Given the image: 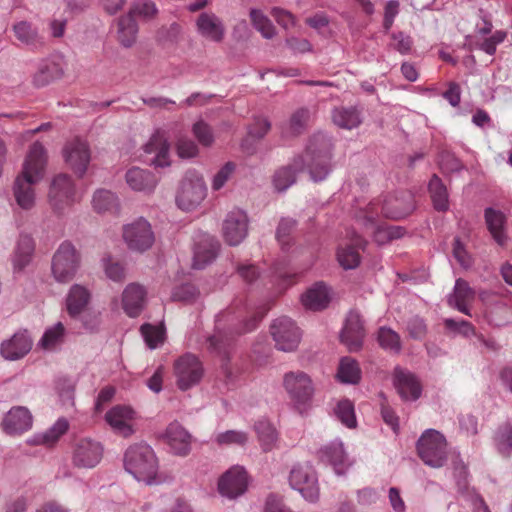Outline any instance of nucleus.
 I'll return each instance as SVG.
<instances>
[{
	"label": "nucleus",
	"instance_id": "nucleus-1",
	"mask_svg": "<svg viewBox=\"0 0 512 512\" xmlns=\"http://www.w3.org/2000/svg\"><path fill=\"white\" fill-rule=\"evenodd\" d=\"M332 141L324 133L314 134L304 154L293 159V162L277 170L274 175V186L282 192L296 181V173L307 169L314 182L324 180L331 171Z\"/></svg>",
	"mask_w": 512,
	"mask_h": 512
},
{
	"label": "nucleus",
	"instance_id": "nucleus-2",
	"mask_svg": "<svg viewBox=\"0 0 512 512\" xmlns=\"http://www.w3.org/2000/svg\"><path fill=\"white\" fill-rule=\"evenodd\" d=\"M47 156L42 144L35 142L29 149L23 169L14 181L13 194L17 204L24 210L35 204L34 185L44 176Z\"/></svg>",
	"mask_w": 512,
	"mask_h": 512
},
{
	"label": "nucleus",
	"instance_id": "nucleus-3",
	"mask_svg": "<svg viewBox=\"0 0 512 512\" xmlns=\"http://www.w3.org/2000/svg\"><path fill=\"white\" fill-rule=\"evenodd\" d=\"M124 468L138 481L151 484L158 471V462L153 449L146 443L130 445L124 454Z\"/></svg>",
	"mask_w": 512,
	"mask_h": 512
},
{
	"label": "nucleus",
	"instance_id": "nucleus-4",
	"mask_svg": "<svg viewBox=\"0 0 512 512\" xmlns=\"http://www.w3.org/2000/svg\"><path fill=\"white\" fill-rule=\"evenodd\" d=\"M220 319H217V328L211 336L206 339L207 349L221 358L220 373L225 385L229 388L234 385L241 369L237 363L231 361L230 353L233 348L234 336L219 328Z\"/></svg>",
	"mask_w": 512,
	"mask_h": 512
},
{
	"label": "nucleus",
	"instance_id": "nucleus-5",
	"mask_svg": "<svg viewBox=\"0 0 512 512\" xmlns=\"http://www.w3.org/2000/svg\"><path fill=\"white\" fill-rule=\"evenodd\" d=\"M81 256L75 246L69 242H62L55 251L51 271L54 279L59 283H68L76 275L80 267Z\"/></svg>",
	"mask_w": 512,
	"mask_h": 512
},
{
	"label": "nucleus",
	"instance_id": "nucleus-6",
	"mask_svg": "<svg viewBox=\"0 0 512 512\" xmlns=\"http://www.w3.org/2000/svg\"><path fill=\"white\" fill-rule=\"evenodd\" d=\"M417 450L423 462L433 468L442 467L447 460V442L437 430H426L417 442Z\"/></svg>",
	"mask_w": 512,
	"mask_h": 512
},
{
	"label": "nucleus",
	"instance_id": "nucleus-7",
	"mask_svg": "<svg viewBox=\"0 0 512 512\" xmlns=\"http://www.w3.org/2000/svg\"><path fill=\"white\" fill-rule=\"evenodd\" d=\"M206 184L196 171H188L180 183L176 204L183 211L195 209L206 197Z\"/></svg>",
	"mask_w": 512,
	"mask_h": 512
},
{
	"label": "nucleus",
	"instance_id": "nucleus-8",
	"mask_svg": "<svg viewBox=\"0 0 512 512\" xmlns=\"http://www.w3.org/2000/svg\"><path fill=\"white\" fill-rule=\"evenodd\" d=\"M122 236L130 250L141 253L150 249L155 241L151 224L143 217L124 225Z\"/></svg>",
	"mask_w": 512,
	"mask_h": 512
},
{
	"label": "nucleus",
	"instance_id": "nucleus-9",
	"mask_svg": "<svg viewBox=\"0 0 512 512\" xmlns=\"http://www.w3.org/2000/svg\"><path fill=\"white\" fill-rule=\"evenodd\" d=\"M289 483L291 487L298 490L307 501H318V479L316 472L310 463L306 462L295 465L290 471Z\"/></svg>",
	"mask_w": 512,
	"mask_h": 512
},
{
	"label": "nucleus",
	"instance_id": "nucleus-10",
	"mask_svg": "<svg viewBox=\"0 0 512 512\" xmlns=\"http://www.w3.org/2000/svg\"><path fill=\"white\" fill-rule=\"evenodd\" d=\"M284 387L299 412H302L311 402L314 387L306 373L302 371L286 373Z\"/></svg>",
	"mask_w": 512,
	"mask_h": 512
},
{
	"label": "nucleus",
	"instance_id": "nucleus-11",
	"mask_svg": "<svg viewBox=\"0 0 512 512\" xmlns=\"http://www.w3.org/2000/svg\"><path fill=\"white\" fill-rule=\"evenodd\" d=\"M270 334L275 347L283 352L296 350L301 340V332L295 322L289 317L282 316L270 325Z\"/></svg>",
	"mask_w": 512,
	"mask_h": 512
},
{
	"label": "nucleus",
	"instance_id": "nucleus-12",
	"mask_svg": "<svg viewBox=\"0 0 512 512\" xmlns=\"http://www.w3.org/2000/svg\"><path fill=\"white\" fill-rule=\"evenodd\" d=\"M174 372L178 388L186 391L200 382L204 368L195 355L186 353L175 361Z\"/></svg>",
	"mask_w": 512,
	"mask_h": 512
},
{
	"label": "nucleus",
	"instance_id": "nucleus-13",
	"mask_svg": "<svg viewBox=\"0 0 512 512\" xmlns=\"http://www.w3.org/2000/svg\"><path fill=\"white\" fill-rule=\"evenodd\" d=\"M75 195V185L69 175L60 173L52 179L48 199L55 212L61 213L65 208L72 205L75 201Z\"/></svg>",
	"mask_w": 512,
	"mask_h": 512
},
{
	"label": "nucleus",
	"instance_id": "nucleus-14",
	"mask_svg": "<svg viewBox=\"0 0 512 512\" xmlns=\"http://www.w3.org/2000/svg\"><path fill=\"white\" fill-rule=\"evenodd\" d=\"M103 445L91 438L79 439L74 447L73 464L78 468H94L103 457Z\"/></svg>",
	"mask_w": 512,
	"mask_h": 512
},
{
	"label": "nucleus",
	"instance_id": "nucleus-15",
	"mask_svg": "<svg viewBox=\"0 0 512 512\" xmlns=\"http://www.w3.org/2000/svg\"><path fill=\"white\" fill-rule=\"evenodd\" d=\"M223 237L231 246L239 245L248 234V217L240 209L230 211L223 221Z\"/></svg>",
	"mask_w": 512,
	"mask_h": 512
},
{
	"label": "nucleus",
	"instance_id": "nucleus-16",
	"mask_svg": "<svg viewBox=\"0 0 512 512\" xmlns=\"http://www.w3.org/2000/svg\"><path fill=\"white\" fill-rule=\"evenodd\" d=\"M247 484L248 478L244 468L234 466L221 476L218 482V490L222 496L235 499L244 494Z\"/></svg>",
	"mask_w": 512,
	"mask_h": 512
},
{
	"label": "nucleus",
	"instance_id": "nucleus-17",
	"mask_svg": "<svg viewBox=\"0 0 512 512\" xmlns=\"http://www.w3.org/2000/svg\"><path fill=\"white\" fill-rule=\"evenodd\" d=\"M379 211L376 204L370 203L366 208L360 209L356 215V221L363 226L366 231H370L376 243L383 245L390 242L386 225L378 224Z\"/></svg>",
	"mask_w": 512,
	"mask_h": 512
},
{
	"label": "nucleus",
	"instance_id": "nucleus-18",
	"mask_svg": "<svg viewBox=\"0 0 512 512\" xmlns=\"http://www.w3.org/2000/svg\"><path fill=\"white\" fill-rule=\"evenodd\" d=\"M67 165L80 177L84 175L90 162V149L85 141L78 138L68 142L63 149Z\"/></svg>",
	"mask_w": 512,
	"mask_h": 512
},
{
	"label": "nucleus",
	"instance_id": "nucleus-19",
	"mask_svg": "<svg viewBox=\"0 0 512 512\" xmlns=\"http://www.w3.org/2000/svg\"><path fill=\"white\" fill-rule=\"evenodd\" d=\"M135 419V411L125 405H116L105 414V420L114 433L124 438L132 436L135 432L132 421Z\"/></svg>",
	"mask_w": 512,
	"mask_h": 512
},
{
	"label": "nucleus",
	"instance_id": "nucleus-20",
	"mask_svg": "<svg viewBox=\"0 0 512 512\" xmlns=\"http://www.w3.org/2000/svg\"><path fill=\"white\" fill-rule=\"evenodd\" d=\"M392 378L393 385L403 400L415 401L421 396V384L415 374L409 370L396 366Z\"/></svg>",
	"mask_w": 512,
	"mask_h": 512
},
{
	"label": "nucleus",
	"instance_id": "nucleus-21",
	"mask_svg": "<svg viewBox=\"0 0 512 512\" xmlns=\"http://www.w3.org/2000/svg\"><path fill=\"white\" fill-rule=\"evenodd\" d=\"M364 336L365 330L360 314L350 311L340 334L341 342L347 346L350 352H356L361 349Z\"/></svg>",
	"mask_w": 512,
	"mask_h": 512
},
{
	"label": "nucleus",
	"instance_id": "nucleus-22",
	"mask_svg": "<svg viewBox=\"0 0 512 512\" xmlns=\"http://www.w3.org/2000/svg\"><path fill=\"white\" fill-rule=\"evenodd\" d=\"M416 208L414 195L410 191L399 192L384 201L381 212L384 217L399 220L410 215Z\"/></svg>",
	"mask_w": 512,
	"mask_h": 512
},
{
	"label": "nucleus",
	"instance_id": "nucleus-23",
	"mask_svg": "<svg viewBox=\"0 0 512 512\" xmlns=\"http://www.w3.org/2000/svg\"><path fill=\"white\" fill-rule=\"evenodd\" d=\"M197 32L205 39L220 43L225 37L223 21L212 12H202L196 20Z\"/></svg>",
	"mask_w": 512,
	"mask_h": 512
},
{
	"label": "nucleus",
	"instance_id": "nucleus-24",
	"mask_svg": "<svg viewBox=\"0 0 512 512\" xmlns=\"http://www.w3.org/2000/svg\"><path fill=\"white\" fill-rule=\"evenodd\" d=\"M220 244L214 236L202 234L195 242L193 268L203 269L217 256Z\"/></svg>",
	"mask_w": 512,
	"mask_h": 512
},
{
	"label": "nucleus",
	"instance_id": "nucleus-25",
	"mask_svg": "<svg viewBox=\"0 0 512 512\" xmlns=\"http://www.w3.org/2000/svg\"><path fill=\"white\" fill-rule=\"evenodd\" d=\"M32 426V415L26 407L17 406L9 410L2 421V428L7 434H18Z\"/></svg>",
	"mask_w": 512,
	"mask_h": 512
},
{
	"label": "nucleus",
	"instance_id": "nucleus-26",
	"mask_svg": "<svg viewBox=\"0 0 512 512\" xmlns=\"http://www.w3.org/2000/svg\"><path fill=\"white\" fill-rule=\"evenodd\" d=\"M146 289L138 283H130L122 294L123 309L129 317H137L146 302Z\"/></svg>",
	"mask_w": 512,
	"mask_h": 512
},
{
	"label": "nucleus",
	"instance_id": "nucleus-27",
	"mask_svg": "<svg viewBox=\"0 0 512 512\" xmlns=\"http://www.w3.org/2000/svg\"><path fill=\"white\" fill-rule=\"evenodd\" d=\"M165 438L174 454L186 456L190 453L191 435L178 422H172L168 425Z\"/></svg>",
	"mask_w": 512,
	"mask_h": 512
},
{
	"label": "nucleus",
	"instance_id": "nucleus-28",
	"mask_svg": "<svg viewBox=\"0 0 512 512\" xmlns=\"http://www.w3.org/2000/svg\"><path fill=\"white\" fill-rule=\"evenodd\" d=\"M32 347V340L25 332H17L10 339L1 344V355L8 360H17L24 357Z\"/></svg>",
	"mask_w": 512,
	"mask_h": 512
},
{
	"label": "nucleus",
	"instance_id": "nucleus-29",
	"mask_svg": "<svg viewBox=\"0 0 512 512\" xmlns=\"http://www.w3.org/2000/svg\"><path fill=\"white\" fill-rule=\"evenodd\" d=\"M475 298V291L470 287L469 283L458 278L455 281L453 292L448 296L447 302L449 306L456 308L461 313L471 316L468 304Z\"/></svg>",
	"mask_w": 512,
	"mask_h": 512
},
{
	"label": "nucleus",
	"instance_id": "nucleus-30",
	"mask_svg": "<svg viewBox=\"0 0 512 512\" xmlns=\"http://www.w3.org/2000/svg\"><path fill=\"white\" fill-rule=\"evenodd\" d=\"M484 218L492 238L498 245L505 246L508 236L505 229L506 216L504 213L500 210L488 207L484 211Z\"/></svg>",
	"mask_w": 512,
	"mask_h": 512
},
{
	"label": "nucleus",
	"instance_id": "nucleus-31",
	"mask_svg": "<svg viewBox=\"0 0 512 512\" xmlns=\"http://www.w3.org/2000/svg\"><path fill=\"white\" fill-rule=\"evenodd\" d=\"M125 179L131 189L144 193H151L158 183V179L152 172L138 167L129 169Z\"/></svg>",
	"mask_w": 512,
	"mask_h": 512
},
{
	"label": "nucleus",
	"instance_id": "nucleus-32",
	"mask_svg": "<svg viewBox=\"0 0 512 512\" xmlns=\"http://www.w3.org/2000/svg\"><path fill=\"white\" fill-rule=\"evenodd\" d=\"M169 147V143L164 135L160 132H156L144 146V151L147 154L154 155L151 159V163L156 167H167L170 165Z\"/></svg>",
	"mask_w": 512,
	"mask_h": 512
},
{
	"label": "nucleus",
	"instance_id": "nucleus-33",
	"mask_svg": "<svg viewBox=\"0 0 512 512\" xmlns=\"http://www.w3.org/2000/svg\"><path fill=\"white\" fill-rule=\"evenodd\" d=\"M319 457L321 461L331 464L338 475L343 474L346 467L349 466L343 444L340 441H333L321 448Z\"/></svg>",
	"mask_w": 512,
	"mask_h": 512
},
{
	"label": "nucleus",
	"instance_id": "nucleus-34",
	"mask_svg": "<svg viewBox=\"0 0 512 512\" xmlns=\"http://www.w3.org/2000/svg\"><path fill=\"white\" fill-rule=\"evenodd\" d=\"M331 296L328 287L322 282L314 284L301 297L305 308L313 311L325 309L330 303Z\"/></svg>",
	"mask_w": 512,
	"mask_h": 512
},
{
	"label": "nucleus",
	"instance_id": "nucleus-35",
	"mask_svg": "<svg viewBox=\"0 0 512 512\" xmlns=\"http://www.w3.org/2000/svg\"><path fill=\"white\" fill-rule=\"evenodd\" d=\"M35 251L33 238L28 234H21L17 240L13 255L14 270L23 271L32 261Z\"/></svg>",
	"mask_w": 512,
	"mask_h": 512
},
{
	"label": "nucleus",
	"instance_id": "nucleus-36",
	"mask_svg": "<svg viewBox=\"0 0 512 512\" xmlns=\"http://www.w3.org/2000/svg\"><path fill=\"white\" fill-rule=\"evenodd\" d=\"M351 242V245L340 248L337 253L338 261L344 269H354L359 265L360 255L355 248L364 249L367 244L366 240L355 232L352 233Z\"/></svg>",
	"mask_w": 512,
	"mask_h": 512
},
{
	"label": "nucleus",
	"instance_id": "nucleus-37",
	"mask_svg": "<svg viewBox=\"0 0 512 512\" xmlns=\"http://www.w3.org/2000/svg\"><path fill=\"white\" fill-rule=\"evenodd\" d=\"M117 25V39L119 43L125 48L132 47L136 43L138 34V24L134 16L127 13L118 19Z\"/></svg>",
	"mask_w": 512,
	"mask_h": 512
},
{
	"label": "nucleus",
	"instance_id": "nucleus-38",
	"mask_svg": "<svg viewBox=\"0 0 512 512\" xmlns=\"http://www.w3.org/2000/svg\"><path fill=\"white\" fill-rule=\"evenodd\" d=\"M333 122L343 129L351 130L362 123L361 111L355 106L337 107L332 112Z\"/></svg>",
	"mask_w": 512,
	"mask_h": 512
},
{
	"label": "nucleus",
	"instance_id": "nucleus-39",
	"mask_svg": "<svg viewBox=\"0 0 512 512\" xmlns=\"http://www.w3.org/2000/svg\"><path fill=\"white\" fill-rule=\"evenodd\" d=\"M15 37L23 44L34 48L42 47L44 39L30 22L21 21L13 26Z\"/></svg>",
	"mask_w": 512,
	"mask_h": 512
},
{
	"label": "nucleus",
	"instance_id": "nucleus-40",
	"mask_svg": "<svg viewBox=\"0 0 512 512\" xmlns=\"http://www.w3.org/2000/svg\"><path fill=\"white\" fill-rule=\"evenodd\" d=\"M90 299L88 290L78 284L73 285L67 295L66 304L67 311L70 316H78L87 306Z\"/></svg>",
	"mask_w": 512,
	"mask_h": 512
},
{
	"label": "nucleus",
	"instance_id": "nucleus-41",
	"mask_svg": "<svg viewBox=\"0 0 512 512\" xmlns=\"http://www.w3.org/2000/svg\"><path fill=\"white\" fill-rule=\"evenodd\" d=\"M433 207L439 212H446L449 209L448 192L442 180L434 174L428 185Z\"/></svg>",
	"mask_w": 512,
	"mask_h": 512
},
{
	"label": "nucleus",
	"instance_id": "nucleus-42",
	"mask_svg": "<svg viewBox=\"0 0 512 512\" xmlns=\"http://www.w3.org/2000/svg\"><path fill=\"white\" fill-rule=\"evenodd\" d=\"M62 75L63 69L60 64L54 61H45L40 64L38 71L34 74L33 84L38 88L44 87Z\"/></svg>",
	"mask_w": 512,
	"mask_h": 512
},
{
	"label": "nucleus",
	"instance_id": "nucleus-43",
	"mask_svg": "<svg viewBox=\"0 0 512 512\" xmlns=\"http://www.w3.org/2000/svg\"><path fill=\"white\" fill-rule=\"evenodd\" d=\"M337 378L341 383L357 384L361 379V369L358 362L351 357H343L340 360Z\"/></svg>",
	"mask_w": 512,
	"mask_h": 512
},
{
	"label": "nucleus",
	"instance_id": "nucleus-44",
	"mask_svg": "<svg viewBox=\"0 0 512 512\" xmlns=\"http://www.w3.org/2000/svg\"><path fill=\"white\" fill-rule=\"evenodd\" d=\"M92 205L94 210L98 213H114L119 210L118 197L113 192L106 189H99L94 193Z\"/></svg>",
	"mask_w": 512,
	"mask_h": 512
},
{
	"label": "nucleus",
	"instance_id": "nucleus-45",
	"mask_svg": "<svg viewBox=\"0 0 512 512\" xmlns=\"http://www.w3.org/2000/svg\"><path fill=\"white\" fill-rule=\"evenodd\" d=\"M493 440L499 454L510 457L512 455V424L506 422L499 425L494 433Z\"/></svg>",
	"mask_w": 512,
	"mask_h": 512
},
{
	"label": "nucleus",
	"instance_id": "nucleus-46",
	"mask_svg": "<svg viewBox=\"0 0 512 512\" xmlns=\"http://www.w3.org/2000/svg\"><path fill=\"white\" fill-rule=\"evenodd\" d=\"M182 35V27L179 23L173 22L169 25L161 26L155 35V40L158 44L168 47L176 45Z\"/></svg>",
	"mask_w": 512,
	"mask_h": 512
},
{
	"label": "nucleus",
	"instance_id": "nucleus-47",
	"mask_svg": "<svg viewBox=\"0 0 512 512\" xmlns=\"http://www.w3.org/2000/svg\"><path fill=\"white\" fill-rule=\"evenodd\" d=\"M377 340L383 349L389 350L395 354L400 353L402 348L400 336L391 328L381 327L378 330Z\"/></svg>",
	"mask_w": 512,
	"mask_h": 512
},
{
	"label": "nucleus",
	"instance_id": "nucleus-48",
	"mask_svg": "<svg viewBox=\"0 0 512 512\" xmlns=\"http://www.w3.org/2000/svg\"><path fill=\"white\" fill-rule=\"evenodd\" d=\"M250 18L254 28L259 31L264 38L271 39L275 36L276 31L273 23L260 10L252 9L250 11Z\"/></svg>",
	"mask_w": 512,
	"mask_h": 512
},
{
	"label": "nucleus",
	"instance_id": "nucleus-49",
	"mask_svg": "<svg viewBox=\"0 0 512 512\" xmlns=\"http://www.w3.org/2000/svg\"><path fill=\"white\" fill-rule=\"evenodd\" d=\"M255 431L263 449L270 450L277 439V433L272 424L267 420H260L255 424Z\"/></svg>",
	"mask_w": 512,
	"mask_h": 512
},
{
	"label": "nucleus",
	"instance_id": "nucleus-50",
	"mask_svg": "<svg viewBox=\"0 0 512 512\" xmlns=\"http://www.w3.org/2000/svg\"><path fill=\"white\" fill-rule=\"evenodd\" d=\"M101 263L107 278L115 282H122L125 279L126 271L124 265L115 260L111 255H105Z\"/></svg>",
	"mask_w": 512,
	"mask_h": 512
},
{
	"label": "nucleus",
	"instance_id": "nucleus-51",
	"mask_svg": "<svg viewBox=\"0 0 512 512\" xmlns=\"http://www.w3.org/2000/svg\"><path fill=\"white\" fill-rule=\"evenodd\" d=\"M65 328L61 322L56 323L53 327L48 328L43 334L39 344L44 349H54L64 340Z\"/></svg>",
	"mask_w": 512,
	"mask_h": 512
},
{
	"label": "nucleus",
	"instance_id": "nucleus-52",
	"mask_svg": "<svg viewBox=\"0 0 512 512\" xmlns=\"http://www.w3.org/2000/svg\"><path fill=\"white\" fill-rule=\"evenodd\" d=\"M413 39L410 35L398 31L390 34V42L388 47L394 51H397L401 55H408L413 49Z\"/></svg>",
	"mask_w": 512,
	"mask_h": 512
},
{
	"label": "nucleus",
	"instance_id": "nucleus-53",
	"mask_svg": "<svg viewBox=\"0 0 512 512\" xmlns=\"http://www.w3.org/2000/svg\"><path fill=\"white\" fill-rule=\"evenodd\" d=\"M310 113L306 108L296 110L290 117L287 130H283V135L288 134L296 136L302 133L309 119Z\"/></svg>",
	"mask_w": 512,
	"mask_h": 512
},
{
	"label": "nucleus",
	"instance_id": "nucleus-54",
	"mask_svg": "<svg viewBox=\"0 0 512 512\" xmlns=\"http://www.w3.org/2000/svg\"><path fill=\"white\" fill-rule=\"evenodd\" d=\"M141 333L147 346L151 349L164 342V329L162 327L143 324L141 326Z\"/></svg>",
	"mask_w": 512,
	"mask_h": 512
},
{
	"label": "nucleus",
	"instance_id": "nucleus-55",
	"mask_svg": "<svg viewBox=\"0 0 512 512\" xmlns=\"http://www.w3.org/2000/svg\"><path fill=\"white\" fill-rule=\"evenodd\" d=\"M335 414L337 418L348 428L356 427L354 406L349 400H342L338 403Z\"/></svg>",
	"mask_w": 512,
	"mask_h": 512
},
{
	"label": "nucleus",
	"instance_id": "nucleus-56",
	"mask_svg": "<svg viewBox=\"0 0 512 512\" xmlns=\"http://www.w3.org/2000/svg\"><path fill=\"white\" fill-rule=\"evenodd\" d=\"M192 133L198 142L204 147H209L214 142L212 128L203 120H198L193 124Z\"/></svg>",
	"mask_w": 512,
	"mask_h": 512
},
{
	"label": "nucleus",
	"instance_id": "nucleus-57",
	"mask_svg": "<svg viewBox=\"0 0 512 512\" xmlns=\"http://www.w3.org/2000/svg\"><path fill=\"white\" fill-rule=\"evenodd\" d=\"M129 14L138 15L145 19H153L158 14L156 4L151 0H138L130 8Z\"/></svg>",
	"mask_w": 512,
	"mask_h": 512
},
{
	"label": "nucleus",
	"instance_id": "nucleus-58",
	"mask_svg": "<svg viewBox=\"0 0 512 512\" xmlns=\"http://www.w3.org/2000/svg\"><path fill=\"white\" fill-rule=\"evenodd\" d=\"M297 225V221L290 217H283L279 221L277 230H276V238L278 242L282 245H288L290 240V235L293 232Z\"/></svg>",
	"mask_w": 512,
	"mask_h": 512
},
{
	"label": "nucleus",
	"instance_id": "nucleus-59",
	"mask_svg": "<svg viewBox=\"0 0 512 512\" xmlns=\"http://www.w3.org/2000/svg\"><path fill=\"white\" fill-rule=\"evenodd\" d=\"M271 129V122L262 116H258L254 118V121L248 128V136L254 139L260 140L265 137V135Z\"/></svg>",
	"mask_w": 512,
	"mask_h": 512
},
{
	"label": "nucleus",
	"instance_id": "nucleus-60",
	"mask_svg": "<svg viewBox=\"0 0 512 512\" xmlns=\"http://www.w3.org/2000/svg\"><path fill=\"white\" fill-rule=\"evenodd\" d=\"M176 150L180 158H193L199 153L197 144L187 137H180L178 139Z\"/></svg>",
	"mask_w": 512,
	"mask_h": 512
},
{
	"label": "nucleus",
	"instance_id": "nucleus-61",
	"mask_svg": "<svg viewBox=\"0 0 512 512\" xmlns=\"http://www.w3.org/2000/svg\"><path fill=\"white\" fill-rule=\"evenodd\" d=\"M216 441L219 445H243L247 441V435L241 431L228 430L226 432L218 434L216 437Z\"/></svg>",
	"mask_w": 512,
	"mask_h": 512
},
{
	"label": "nucleus",
	"instance_id": "nucleus-62",
	"mask_svg": "<svg viewBox=\"0 0 512 512\" xmlns=\"http://www.w3.org/2000/svg\"><path fill=\"white\" fill-rule=\"evenodd\" d=\"M407 331L413 339L421 340L427 333L425 321L419 316H413L407 321Z\"/></svg>",
	"mask_w": 512,
	"mask_h": 512
},
{
	"label": "nucleus",
	"instance_id": "nucleus-63",
	"mask_svg": "<svg viewBox=\"0 0 512 512\" xmlns=\"http://www.w3.org/2000/svg\"><path fill=\"white\" fill-rule=\"evenodd\" d=\"M68 421L64 418L59 419L44 435L43 441L46 444L56 442L68 430Z\"/></svg>",
	"mask_w": 512,
	"mask_h": 512
},
{
	"label": "nucleus",
	"instance_id": "nucleus-64",
	"mask_svg": "<svg viewBox=\"0 0 512 512\" xmlns=\"http://www.w3.org/2000/svg\"><path fill=\"white\" fill-rule=\"evenodd\" d=\"M235 171V164L233 162H227L221 169L215 174L212 181V189L220 190L228 179Z\"/></svg>",
	"mask_w": 512,
	"mask_h": 512
}]
</instances>
